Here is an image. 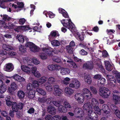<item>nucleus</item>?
I'll list each match as a JSON object with an SVG mask.
<instances>
[{
    "mask_svg": "<svg viewBox=\"0 0 120 120\" xmlns=\"http://www.w3.org/2000/svg\"><path fill=\"white\" fill-rule=\"evenodd\" d=\"M61 22L64 26L69 29L70 30H74L75 26L71 21L70 19L69 20L63 19L61 21Z\"/></svg>",
    "mask_w": 120,
    "mask_h": 120,
    "instance_id": "nucleus-1",
    "label": "nucleus"
},
{
    "mask_svg": "<svg viewBox=\"0 0 120 120\" xmlns=\"http://www.w3.org/2000/svg\"><path fill=\"white\" fill-rule=\"evenodd\" d=\"M99 92L100 95L104 98H108L110 94V90L105 87H100Z\"/></svg>",
    "mask_w": 120,
    "mask_h": 120,
    "instance_id": "nucleus-2",
    "label": "nucleus"
},
{
    "mask_svg": "<svg viewBox=\"0 0 120 120\" xmlns=\"http://www.w3.org/2000/svg\"><path fill=\"white\" fill-rule=\"evenodd\" d=\"M106 78L109 85L113 87L115 86L116 83V80L115 77L112 75H107Z\"/></svg>",
    "mask_w": 120,
    "mask_h": 120,
    "instance_id": "nucleus-3",
    "label": "nucleus"
},
{
    "mask_svg": "<svg viewBox=\"0 0 120 120\" xmlns=\"http://www.w3.org/2000/svg\"><path fill=\"white\" fill-rule=\"evenodd\" d=\"M26 61L27 64L25 63V64H26L28 65L27 66H21V68L22 70L24 72L28 74L30 73L31 68L32 67V65L30 64H29L27 61L26 60H24V61Z\"/></svg>",
    "mask_w": 120,
    "mask_h": 120,
    "instance_id": "nucleus-4",
    "label": "nucleus"
},
{
    "mask_svg": "<svg viewBox=\"0 0 120 120\" xmlns=\"http://www.w3.org/2000/svg\"><path fill=\"white\" fill-rule=\"evenodd\" d=\"M23 105V103L22 102H20L18 104L16 102H14L12 106V110L15 112H17L19 109H22Z\"/></svg>",
    "mask_w": 120,
    "mask_h": 120,
    "instance_id": "nucleus-5",
    "label": "nucleus"
},
{
    "mask_svg": "<svg viewBox=\"0 0 120 120\" xmlns=\"http://www.w3.org/2000/svg\"><path fill=\"white\" fill-rule=\"evenodd\" d=\"M74 112L75 116L76 117L80 118L84 115V112L81 108L78 107L76 108Z\"/></svg>",
    "mask_w": 120,
    "mask_h": 120,
    "instance_id": "nucleus-6",
    "label": "nucleus"
},
{
    "mask_svg": "<svg viewBox=\"0 0 120 120\" xmlns=\"http://www.w3.org/2000/svg\"><path fill=\"white\" fill-rule=\"evenodd\" d=\"M90 119L92 120H97L98 119L97 114L92 110H89L87 113Z\"/></svg>",
    "mask_w": 120,
    "mask_h": 120,
    "instance_id": "nucleus-7",
    "label": "nucleus"
},
{
    "mask_svg": "<svg viewBox=\"0 0 120 120\" xmlns=\"http://www.w3.org/2000/svg\"><path fill=\"white\" fill-rule=\"evenodd\" d=\"M10 85L11 88L9 87L7 90V91L11 94H13L14 91L17 89L18 86L16 83L14 82H11Z\"/></svg>",
    "mask_w": 120,
    "mask_h": 120,
    "instance_id": "nucleus-8",
    "label": "nucleus"
},
{
    "mask_svg": "<svg viewBox=\"0 0 120 120\" xmlns=\"http://www.w3.org/2000/svg\"><path fill=\"white\" fill-rule=\"evenodd\" d=\"M75 99L80 104H82L84 101V99L82 94L80 93H77L74 96Z\"/></svg>",
    "mask_w": 120,
    "mask_h": 120,
    "instance_id": "nucleus-9",
    "label": "nucleus"
},
{
    "mask_svg": "<svg viewBox=\"0 0 120 120\" xmlns=\"http://www.w3.org/2000/svg\"><path fill=\"white\" fill-rule=\"evenodd\" d=\"M82 95L84 99H87L88 98H91L92 95L90 91L87 88H84L82 90Z\"/></svg>",
    "mask_w": 120,
    "mask_h": 120,
    "instance_id": "nucleus-10",
    "label": "nucleus"
},
{
    "mask_svg": "<svg viewBox=\"0 0 120 120\" xmlns=\"http://www.w3.org/2000/svg\"><path fill=\"white\" fill-rule=\"evenodd\" d=\"M80 84L78 80L74 79L72 80L71 83L69 84V86L71 88L78 89L80 87Z\"/></svg>",
    "mask_w": 120,
    "mask_h": 120,
    "instance_id": "nucleus-11",
    "label": "nucleus"
},
{
    "mask_svg": "<svg viewBox=\"0 0 120 120\" xmlns=\"http://www.w3.org/2000/svg\"><path fill=\"white\" fill-rule=\"evenodd\" d=\"M54 87V94L56 96H60L62 92V90L60 88L58 85H55Z\"/></svg>",
    "mask_w": 120,
    "mask_h": 120,
    "instance_id": "nucleus-12",
    "label": "nucleus"
},
{
    "mask_svg": "<svg viewBox=\"0 0 120 120\" xmlns=\"http://www.w3.org/2000/svg\"><path fill=\"white\" fill-rule=\"evenodd\" d=\"M83 67L86 69H92L94 67L93 64L91 61H88L83 65Z\"/></svg>",
    "mask_w": 120,
    "mask_h": 120,
    "instance_id": "nucleus-13",
    "label": "nucleus"
},
{
    "mask_svg": "<svg viewBox=\"0 0 120 120\" xmlns=\"http://www.w3.org/2000/svg\"><path fill=\"white\" fill-rule=\"evenodd\" d=\"M92 108V107L91 106L90 103L87 102L85 103L83 106V109L84 110L86 111V112L87 113L89 110H92L90 109Z\"/></svg>",
    "mask_w": 120,
    "mask_h": 120,
    "instance_id": "nucleus-14",
    "label": "nucleus"
},
{
    "mask_svg": "<svg viewBox=\"0 0 120 120\" xmlns=\"http://www.w3.org/2000/svg\"><path fill=\"white\" fill-rule=\"evenodd\" d=\"M51 48L43 47L41 48L42 50L45 52V54L48 56H52V50H51Z\"/></svg>",
    "mask_w": 120,
    "mask_h": 120,
    "instance_id": "nucleus-15",
    "label": "nucleus"
},
{
    "mask_svg": "<svg viewBox=\"0 0 120 120\" xmlns=\"http://www.w3.org/2000/svg\"><path fill=\"white\" fill-rule=\"evenodd\" d=\"M6 66L4 68V70L8 72H10L12 71L14 68L12 64L11 63H9L6 64Z\"/></svg>",
    "mask_w": 120,
    "mask_h": 120,
    "instance_id": "nucleus-16",
    "label": "nucleus"
},
{
    "mask_svg": "<svg viewBox=\"0 0 120 120\" xmlns=\"http://www.w3.org/2000/svg\"><path fill=\"white\" fill-rule=\"evenodd\" d=\"M47 110L49 113L52 115H55L56 113V110L55 108L51 106H48Z\"/></svg>",
    "mask_w": 120,
    "mask_h": 120,
    "instance_id": "nucleus-17",
    "label": "nucleus"
},
{
    "mask_svg": "<svg viewBox=\"0 0 120 120\" xmlns=\"http://www.w3.org/2000/svg\"><path fill=\"white\" fill-rule=\"evenodd\" d=\"M35 91L33 90L28 91L26 93V95L30 99L33 98L35 96Z\"/></svg>",
    "mask_w": 120,
    "mask_h": 120,
    "instance_id": "nucleus-18",
    "label": "nucleus"
},
{
    "mask_svg": "<svg viewBox=\"0 0 120 120\" xmlns=\"http://www.w3.org/2000/svg\"><path fill=\"white\" fill-rule=\"evenodd\" d=\"M67 63H69L68 65L70 67H71L74 69H75L78 67V65L74 62L71 59L69 60H67Z\"/></svg>",
    "mask_w": 120,
    "mask_h": 120,
    "instance_id": "nucleus-19",
    "label": "nucleus"
},
{
    "mask_svg": "<svg viewBox=\"0 0 120 120\" xmlns=\"http://www.w3.org/2000/svg\"><path fill=\"white\" fill-rule=\"evenodd\" d=\"M69 69L67 68H61L60 73L62 75H66L69 74L70 72Z\"/></svg>",
    "mask_w": 120,
    "mask_h": 120,
    "instance_id": "nucleus-20",
    "label": "nucleus"
},
{
    "mask_svg": "<svg viewBox=\"0 0 120 120\" xmlns=\"http://www.w3.org/2000/svg\"><path fill=\"white\" fill-rule=\"evenodd\" d=\"M102 109L104 112L106 114L109 113L110 112L109 107L106 105H103L102 106Z\"/></svg>",
    "mask_w": 120,
    "mask_h": 120,
    "instance_id": "nucleus-21",
    "label": "nucleus"
},
{
    "mask_svg": "<svg viewBox=\"0 0 120 120\" xmlns=\"http://www.w3.org/2000/svg\"><path fill=\"white\" fill-rule=\"evenodd\" d=\"M70 87L67 86L66 87L65 89V93L67 94L71 95L74 93V90Z\"/></svg>",
    "mask_w": 120,
    "mask_h": 120,
    "instance_id": "nucleus-22",
    "label": "nucleus"
},
{
    "mask_svg": "<svg viewBox=\"0 0 120 120\" xmlns=\"http://www.w3.org/2000/svg\"><path fill=\"white\" fill-rule=\"evenodd\" d=\"M105 65L106 68L109 71H111L113 69V66L108 61H106L105 62Z\"/></svg>",
    "mask_w": 120,
    "mask_h": 120,
    "instance_id": "nucleus-23",
    "label": "nucleus"
},
{
    "mask_svg": "<svg viewBox=\"0 0 120 120\" xmlns=\"http://www.w3.org/2000/svg\"><path fill=\"white\" fill-rule=\"evenodd\" d=\"M105 79L103 77H101L100 79H98L97 84L98 86L101 87L102 85L105 83Z\"/></svg>",
    "mask_w": 120,
    "mask_h": 120,
    "instance_id": "nucleus-24",
    "label": "nucleus"
},
{
    "mask_svg": "<svg viewBox=\"0 0 120 120\" xmlns=\"http://www.w3.org/2000/svg\"><path fill=\"white\" fill-rule=\"evenodd\" d=\"M40 48L34 44L30 48V50L34 52H38L40 50Z\"/></svg>",
    "mask_w": 120,
    "mask_h": 120,
    "instance_id": "nucleus-25",
    "label": "nucleus"
},
{
    "mask_svg": "<svg viewBox=\"0 0 120 120\" xmlns=\"http://www.w3.org/2000/svg\"><path fill=\"white\" fill-rule=\"evenodd\" d=\"M58 67V65H57L50 64L48 66V68L49 70L52 71L57 70Z\"/></svg>",
    "mask_w": 120,
    "mask_h": 120,
    "instance_id": "nucleus-26",
    "label": "nucleus"
},
{
    "mask_svg": "<svg viewBox=\"0 0 120 120\" xmlns=\"http://www.w3.org/2000/svg\"><path fill=\"white\" fill-rule=\"evenodd\" d=\"M113 94V99L115 104H119L120 101V96Z\"/></svg>",
    "mask_w": 120,
    "mask_h": 120,
    "instance_id": "nucleus-27",
    "label": "nucleus"
},
{
    "mask_svg": "<svg viewBox=\"0 0 120 120\" xmlns=\"http://www.w3.org/2000/svg\"><path fill=\"white\" fill-rule=\"evenodd\" d=\"M59 36V34H58V31L55 30H53L51 32L49 37V38H50V37L56 38L57 36Z\"/></svg>",
    "mask_w": 120,
    "mask_h": 120,
    "instance_id": "nucleus-28",
    "label": "nucleus"
},
{
    "mask_svg": "<svg viewBox=\"0 0 120 120\" xmlns=\"http://www.w3.org/2000/svg\"><path fill=\"white\" fill-rule=\"evenodd\" d=\"M45 86L46 89L48 91L51 92L52 90V88L50 83L46 82L45 85Z\"/></svg>",
    "mask_w": 120,
    "mask_h": 120,
    "instance_id": "nucleus-29",
    "label": "nucleus"
},
{
    "mask_svg": "<svg viewBox=\"0 0 120 120\" xmlns=\"http://www.w3.org/2000/svg\"><path fill=\"white\" fill-rule=\"evenodd\" d=\"M25 95V93L22 90H19L18 92L17 96L20 99H22L24 98Z\"/></svg>",
    "mask_w": 120,
    "mask_h": 120,
    "instance_id": "nucleus-30",
    "label": "nucleus"
},
{
    "mask_svg": "<svg viewBox=\"0 0 120 120\" xmlns=\"http://www.w3.org/2000/svg\"><path fill=\"white\" fill-rule=\"evenodd\" d=\"M11 28H14V30L17 32L20 31V30H22V27L21 26H15L13 24H11Z\"/></svg>",
    "mask_w": 120,
    "mask_h": 120,
    "instance_id": "nucleus-31",
    "label": "nucleus"
},
{
    "mask_svg": "<svg viewBox=\"0 0 120 120\" xmlns=\"http://www.w3.org/2000/svg\"><path fill=\"white\" fill-rule=\"evenodd\" d=\"M87 44L85 43H80L79 44V45L81 47L84 48H87L90 51H91V52H93L94 51L93 49L90 47V46L89 47L87 46Z\"/></svg>",
    "mask_w": 120,
    "mask_h": 120,
    "instance_id": "nucleus-32",
    "label": "nucleus"
},
{
    "mask_svg": "<svg viewBox=\"0 0 120 120\" xmlns=\"http://www.w3.org/2000/svg\"><path fill=\"white\" fill-rule=\"evenodd\" d=\"M76 34L79 40L80 41H82L84 39L85 34H80L78 32H76Z\"/></svg>",
    "mask_w": 120,
    "mask_h": 120,
    "instance_id": "nucleus-33",
    "label": "nucleus"
},
{
    "mask_svg": "<svg viewBox=\"0 0 120 120\" xmlns=\"http://www.w3.org/2000/svg\"><path fill=\"white\" fill-rule=\"evenodd\" d=\"M59 110L61 112H66L67 109L64 106L61 105L58 108Z\"/></svg>",
    "mask_w": 120,
    "mask_h": 120,
    "instance_id": "nucleus-34",
    "label": "nucleus"
},
{
    "mask_svg": "<svg viewBox=\"0 0 120 120\" xmlns=\"http://www.w3.org/2000/svg\"><path fill=\"white\" fill-rule=\"evenodd\" d=\"M99 70L103 75H106L107 72L105 71L103 66L102 65L99 66Z\"/></svg>",
    "mask_w": 120,
    "mask_h": 120,
    "instance_id": "nucleus-35",
    "label": "nucleus"
},
{
    "mask_svg": "<svg viewBox=\"0 0 120 120\" xmlns=\"http://www.w3.org/2000/svg\"><path fill=\"white\" fill-rule=\"evenodd\" d=\"M36 91L42 95H45L46 94V92L40 88H37L36 89Z\"/></svg>",
    "mask_w": 120,
    "mask_h": 120,
    "instance_id": "nucleus-36",
    "label": "nucleus"
},
{
    "mask_svg": "<svg viewBox=\"0 0 120 120\" xmlns=\"http://www.w3.org/2000/svg\"><path fill=\"white\" fill-rule=\"evenodd\" d=\"M92 108L93 107L94 109L96 112L99 115L101 114V110L98 105H95L94 106H92Z\"/></svg>",
    "mask_w": 120,
    "mask_h": 120,
    "instance_id": "nucleus-37",
    "label": "nucleus"
},
{
    "mask_svg": "<svg viewBox=\"0 0 120 120\" xmlns=\"http://www.w3.org/2000/svg\"><path fill=\"white\" fill-rule=\"evenodd\" d=\"M16 38H17L18 40L20 43H22L24 41V37L21 35H19L16 37Z\"/></svg>",
    "mask_w": 120,
    "mask_h": 120,
    "instance_id": "nucleus-38",
    "label": "nucleus"
},
{
    "mask_svg": "<svg viewBox=\"0 0 120 120\" xmlns=\"http://www.w3.org/2000/svg\"><path fill=\"white\" fill-rule=\"evenodd\" d=\"M3 47L4 49L7 51H10L13 49L11 46L6 44H4L3 45Z\"/></svg>",
    "mask_w": 120,
    "mask_h": 120,
    "instance_id": "nucleus-39",
    "label": "nucleus"
},
{
    "mask_svg": "<svg viewBox=\"0 0 120 120\" xmlns=\"http://www.w3.org/2000/svg\"><path fill=\"white\" fill-rule=\"evenodd\" d=\"M20 78H21V76L17 74H16L13 76L9 77L10 79H13L18 81L20 80L19 79Z\"/></svg>",
    "mask_w": 120,
    "mask_h": 120,
    "instance_id": "nucleus-40",
    "label": "nucleus"
},
{
    "mask_svg": "<svg viewBox=\"0 0 120 120\" xmlns=\"http://www.w3.org/2000/svg\"><path fill=\"white\" fill-rule=\"evenodd\" d=\"M91 105L92 106L95 105H98V101L95 98H92L91 100Z\"/></svg>",
    "mask_w": 120,
    "mask_h": 120,
    "instance_id": "nucleus-41",
    "label": "nucleus"
},
{
    "mask_svg": "<svg viewBox=\"0 0 120 120\" xmlns=\"http://www.w3.org/2000/svg\"><path fill=\"white\" fill-rule=\"evenodd\" d=\"M67 51L69 53L72 54L73 53L74 48L70 46H67L66 47Z\"/></svg>",
    "mask_w": 120,
    "mask_h": 120,
    "instance_id": "nucleus-42",
    "label": "nucleus"
},
{
    "mask_svg": "<svg viewBox=\"0 0 120 120\" xmlns=\"http://www.w3.org/2000/svg\"><path fill=\"white\" fill-rule=\"evenodd\" d=\"M11 18L8 16L7 15L4 14L3 15L2 19L4 21H9L11 20Z\"/></svg>",
    "mask_w": 120,
    "mask_h": 120,
    "instance_id": "nucleus-43",
    "label": "nucleus"
},
{
    "mask_svg": "<svg viewBox=\"0 0 120 120\" xmlns=\"http://www.w3.org/2000/svg\"><path fill=\"white\" fill-rule=\"evenodd\" d=\"M51 43L52 45L53 46H57L60 45V42L57 40L52 41H51Z\"/></svg>",
    "mask_w": 120,
    "mask_h": 120,
    "instance_id": "nucleus-44",
    "label": "nucleus"
},
{
    "mask_svg": "<svg viewBox=\"0 0 120 120\" xmlns=\"http://www.w3.org/2000/svg\"><path fill=\"white\" fill-rule=\"evenodd\" d=\"M19 50L21 52H25L26 51V49L24 46L21 45L19 46Z\"/></svg>",
    "mask_w": 120,
    "mask_h": 120,
    "instance_id": "nucleus-45",
    "label": "nucleus"
},
{
    "mask_svg": "<svg viewBox=\"0 0 120 120\" xmlns=\"http://www.w3.org/2000/svg\"><path fill=\"white\" fill-rule=\"evenodd\" d=\"M52 102L55 106L58 108L61 105V102L60 101H53Z\"/></svg>",
    "mask_w": 120,
    "mask_h": 120,
    "instance_id": "nucleus-46",
    "label": "nucleus"
},
{
    "mask_svg": "<svg viewBox=\"0 0 120 120\" xmlns=\"http://www.w3.org/2000/svg\"><path fill=\"white\" fill-rule=\"evenodd\" d=\"M46 78L44 76L41 77L38 80L39 83L41 84L45 83L46 82Z\"/></svg>",
    "mask_w": 120,
    "mask_h": 120,
    "instance_id": "nucleus-47",
    "label": "nucleus"
},
{
    "mask_svg": "<svg viewBox=\"0 0 120 120\" xmlns=\"http://www.w3.org/2000/svg\"><path fill=\"white\" fill-rule=\"evenodd\" d=\"M4 79V77L2 75L0 74V87L4 85L3 83Z\"/></svg>",
    "mask_w": 120,
    "mask_h": 120,
    "instance_id": "nucleus-48",
    "label": "nucleus"
},
{
    "mask_svg": "<svg viewBox=\"0 0 120 120\" xmlns=\"http://www.w3.org/2000/svg\"><path fill=\"white\" fill-rule=\"evenodd\" d=\"M39 56L40 58L42 60H45L47 58V55H46L45 53H40Z\"/></svg>",
    "mask_w": 120,
    "mask_h": 120,
    "instance_id": "nucleus-49",
    "label": "nucleus"
},
{
    "mask_svg": "<svg viewBox=\"0 0 120 120\" xmlns=\"http://www.w3.org/2000/svg\"><path fill=\"white\" fill-rule=\"evenodd\" d=\"M64 105L67 108H71V107L70 104L67 101H64Z\"/></svg>",
    "mask_w": 120,
    "mask_h": 120,
    "instance_id": "nucleus-50",
    "label": "nucleus"
},
{
    "mask_svg": "<svg viewBox=\"0 0 120 120\" xmlns=\"http://www.w3.org/2000/svg\"><path fill=\"white\" fill-rule=\"evenodd\" d=\"M109 56L107 51L105 50H103L102 51V56L104 58H106Z\"/></svg>",
    "mask_w": 120,
    "mask_h": 120,
    "instance_id": "nucleus-51",
    "label": "nucleus"
},
{
    "mask_svg": "<svg viewBox=\"0 0 120 120\" xmlns=\"http://www.w3.org/2000/svg\"><path fill=\"white\" fill-rule=\"evenodd\" d=\"M90 89L92 91V93L94 94H96L97 93V89L93 86H91L90 88Z\"/></svg>",
    "mask_w": 120,
    "mask_h": 120,
    "instance_id": "nucleus-52",
    "label": "nucleus"
},
{
    "mask_svg": "<svg viewBox=\"0 0 120 120\" xmlns=\"http://www.w3.org/2000/svg\"><path fill=\"white\" fill-rule=\"evenodd\" d=\"M74 59L76 62H77L78 63V65H79L81 64L82 61L81 59H79L77 57H75L74 58Z\"/></svg>",
    "mask_w": 120,
    "mask_h": 120,
    "instance_id": "nucleus-53",
    "label": "nucleus"
},
{
    "mask_svg": "<svg viewBox=\"0 0 120 120\" xmlns=\"http://www.w3.org/2000/svg\"><path fill=\"white\" fill-rule=\"evenodd\" d=\"M0 91L2 93H4L6 90V86L5 85L2 86L0 87Z\"/></svg>",
    "mask_w": 120,
    "mask_h": 120,
    "instance_id": "nucleus-54",
    "label": "nucleus"
},
{
    "mask_svg": "<svg viewBox=\"0 0 120 120\" xmlns=\"http://www.w3.org/2000/svg\"><path fill=\"white\" fill-rule=\"evenodd\" d=\"M39 81L36 80H34L33 82V84L34 88L38 87L39 86Z\"/></svg>",
    "mask_w": 120,
    "mask_h": 120,
    "instance_id": "nucleus-55",
    "label": "nucleus"
},
{
    "mask_svg": "<svg viewBox=\"0 0 120 120\" xmlns=\"http://www.w3.org/2000/svg\"><path fill=\"white\" fill-rule=\"evenodd\" d=\"M33 43L31 42H27L25 44V46L26 47L29 48L30 49V48L34 44Z\"/></svg>",
    "mask_w": 120,
    "mask_h": 120,
    "instance_id": "nucleus-56",
    "label": "nucleus"
},
{
    "mask_svg": "<svg viewBox=\"0 0 120 120\" xmlns=\"http://www.w3.org/2000/svg\"><path fill=\"white\" fill-rule=\"evenodd\" d=\"M48 81L49 83H54L55 81V79L53 77H50L48 79Z\"/></svg>",
    "mask_w": 120,
    "mask_h": 120,
    "instance_id": "nucleus-57",
    "label": "nucleus"
},
{
    "mask_svg": "<svg viewBox=\"0 0 120 120\" xmlns=\"http://www.w3.org/2000/svg\"><path fill=\"white\" fill-rule=\"evenodd\" d=\"M52 59L53 61L57 63L60 62L61 61V60L58 57H53Z\"/></svg>",
    "mask_w": 120,
    "mask_h": 120,
    "instance_id": "nucleus-58",
    "label": "nucleus"
},
{
    "mask_svg": "<svg viewBox=\"0 0 120 120\" xmlns=\"http://www.w3.org/2000/svg\"><path fill=\"white\" fill-rule=\"evenodd\" d=\"M113 71V73L115 74V76L116 79L120 78V73L117 71Z\"/></svg>",
    "mask_w": 120,
    "mask_h": 120,
    "instance_id": "nucleus-59",
    "label": "nucleus"
},
{
    "mask_svg": "<svg viewBox=\"0 0 120 120\" xmlns=\"http://www.w3.org/2000/svg\"><path fill=\"white\" fill-rule=\"evenodd\" d=\"M60 117L59 116H55L52 117L50 120H60Z\"/></svg>",
    "mask_w": 120,
    "mask_h": 120,
    "instance_id": "nucleus-60",
    "label": "nucleus"
},
{
    "mask_svg": "<svg viewBox=\"0 0 120 120\" xmlns=\"http://www.w3.org/2000/svg\"><path fill=\"white\" fill-rule=\"evenodd\" d=\"M32 60L33 63L35 64H38L40 63V61L37 60L35 58H33L32 59Z\"/></svg>",
    "mask_w": 120,
    "mask_h": 120,
    "instance_id": "nucleus-61",
    "label": "nucleus"
},
{
    "mask_svg": "<svg viewBox=\"0 0 120 120\" xmlns=\"http://www.w3.org/2000/svg\"><path fill=\"white\" fill-rule=\"evenodd\" d=\"M26 88L28 91L32 90L33 87L31 83H29L27 85Z\"/></svg>",
    "mask_w": 120,
    "mask_h": 120,
    "instance_id": "nucleus-62",
    "label": "nucleus"
},
{
    "mask_svg": "<svg viewBox=\"0 0 120 120\" xmlns=\"http://www.w3.org/2000/svg\"><path fill=\"white\" fill-rule=\"evenodd\" d=\"M86 82L89 84H90L92 82L91 78L90 77H87L85 79Z\"/></svg>",
    "mask_w": 120,
    "mask_h": 120,
    "instance_id": "nucleus-63",
    "label": "nucleus"
},
{
    "mask_svg": "<svg viewBox=\"0 0 120 120\" xmlns=\"http://www.w3.org/2000/svg\"><path fill=\"white\" fill-rule=\"evenodd\" d=\"M18 7L19 8H22L24 6V4L22 2H18L17 3Z\"/></svg>",
    "mask_w": 120,
    "mask_h": 120,
    "instance_id": "nucleus-64",
    "label": "nucleus"
}]
</instances>
